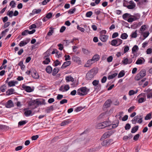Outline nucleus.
<instances>
[{
	"mask_svg": "<svg viewBox=\"0 0 152 152\" xmlns=\"http://www.w3.org/2000/svg\"><path fill=\"white\" fill-rule=\"evenodd\" d=\"M119 121L117 120L116 121L115 124H111L109 121H104L98 124L97 125V128L98 129H102L107 127V129H112L116 128L118 125Z\"/></svg>",
	"mask_w": 152,
	"mask_h": 152,
	"instance_id": "1",
	"label": "nucleus"
},
{
	"mask_svg": "<svg viewBox=\"0 0 152 152\" xmlns=\"http://www.w3.org/2000/svg\"><path fill=\"white\" fill-rule=\"evenodd\" d=\"M98 69L94 68L89 70L86 75V79L88 80H90L93 78L94 77L97 73Z\"/></svg>",
	"mask_w": 152,
	"mask_h": 152,
	"instance_id": "2",
	"label": "nucleus"
},
{
	"mask_svg": "<svg viewBox=\"0 0 152 152\" xmlns=\"http://www.w3.org/2000/svg\"><path fill=\"white\" fill-rule=\"evenodd\" d=\"M89 89L86 87H83L78 89L77 91V94L80 96H83L88 94Z\"/></svg>",
	"mask_w": 152,
	"mask_h": 152,
	"instance_id": "3",
	"label": "nucleus"
},
{
	"mask_svg": "<svg viewBox=\"0 0 152 152\" xmlns=\"http://www.w3.org/2000/svg\"><path fill=\"white\" fill-rule=\"evenodd\" d=\"M142 116L140 115H138L135 116L132 120V124H135L137 122L141 124L142 122Z\"/></svg>",
	"mask_w": 152,
	"mask_h": 152,
	"instance_id": "4",
	"label": "nucleus"
},
{
	"mask_svg": "<svg viewBox=\"0 0 152 152\" xmlns=\"http://www.w3.org/2000/svg\"><path fill=\"white\" fill-rule=\"evenodd\" d=\"M122 40L119 38L112 40L111 42V44L112 46H118L120 45L122 43Z\"/></svg>",
	"mask_w": 152,
	"mask_h": 152,
	"instance_id": "5",
	"label": "nucleus"
},
{
	"mask_svg": "<svg viewBox=\"0 0 152 152\" xmlns=\"http://www.w3.org/2000/svg\"><path fill=\"white\" fill-rule=\"evenodd\" d=\"M28 105L30 108L34 109L37 107L36 102L34 100L31 99L28 102Z\"/></svg>",
	"mask_w": 152,
	"mask_h": 152,
	"instance_id": "6",
	"label": "nucleus"
},
{
	"mask_svg": "<svg viewBox=\"0 0 152 152\" xmlns=\"http://www.w3.org/2000/svg\"><path fill=\"white\" fill-rule=\"evenodd\" d=\"M140 17V15H130L127 21L129 23H131L133 21L139 19Z\"/></svg>",
	"mask_w": 152,
	"mask_h": 152,
	"instance_id": "7",
	"label": "nucleus"
},
{
	"mask_svg": "<svg viewBox=\"0 0 152 152\" xmlns=\"http://www.w3.org/2000/svg\"><path fill=\"white\" fill-rule=\"evenodd\" d=\"M138 98H139L138 100V102L139 103H142L144 102L146 100V96L145 94H141L138 96Z\"/></svg>",
	"mask_w": 152,
	"mask_h": 152,
	"instance_id": "8",
	"label": "nucleus"
},
{
	"mask_svg": "<svg viewBox=\"0 0 152 152\" xmlns=\"http://www.w3.org/2000/svg\"><path fill=\"white\" fill-rule=\"evenodd\" d=\"M132 61V60L131 58H127L124 57L123 60L122 61V63L123 64L125 65L131 64Z\"/></svg>",
	"mask_w": 152,
	"mask_h": 152,
	"instance_id": "9",
	"label": "nucleus"
},
{
	"mask_svg": "<svg viewBox=\"0 0 152 152\" xmlns=\"http://www.w3.org/2000/svg\"><path fill=\"white\" fill-rule=\"evenodd\" d=\"M113 143V140L112 139L106 140H104L102 143L103 146H107Z\"/></svg>",
	"mask_w": 152,
	"mask_h": 152,
	"instance_id": "10",
	"label": "nucleus"
},
{
	"mask_svg": "<svg viewBox=\"0 0 152 152\" xmlns=\"http://www.w3.org/2000/svg\"><path fill=\"white\" fill-rule=\"evenodd\" d=\"M69 88L70 87L68 85H64L61 86L59 88V90L60 91L64 92L68 90Z\"/></svg>",
	"mask_w": 152,
	"mask_h": 152,
	"instance_id": "11",
	"label": "nucleus"
},
{
	"mask_svg": "<svg viewBox=\"0 0 152 152\" xmlns=\"http://www.w3.org/2000/svg\"><path fill=\"white\" fill-rule=\"evenodd\" d=\"M114 132L113 130H110L104 133L103 135V137L105 138L109 137L111 135L113 134Z\"/></svg>",
	"mask_w": 152,
	"mask_h": 152,
	"instance_id": "12",
	"label": "nucleus"
},
{
	"mask_svg": "<svg viewBox=\"0 0 152 152\" xmlns=\"http://www.w3.org/2000/svg\"><path fill=\"white\" fill-rule=\"evenodd\" d=\"M145 91L146 92L147 98L149 99L152 97V89H148L145 90Z\"/></svg>",
	"mask_w": 152,
	"mask_h": 152,
	"instance_id": "13",
	"label": "nucleus"
},
{
	"mask_svg": "<svg viewBox=\"0 0 152 152\" xmlns=\"http://www.w3.org/2000/svg\"><path fill=\"white\" fill-rule=\"evenodd\" d=\"M22 87L27 92H30L33 91L30 87L26 86L24 84L22 85Z\"/></svg>",
	"mask_w": 152,
	"mask_h": 152,
	"instance_id": "14",
	"label": "nucleus"
},
{
	"mask_svg": "<svg viewBox=\"0 0 152 152\" xmlns=\"http://www.w3.org/2000/svg\"><path fill=\"white\" fill-rule=\"evenodd\" d=\"M108 38V36L105 35H100L99 39L101 40L103 42H105L107 41Z\"/></svg>",
	"mask_w": 152,
	"mask_h": 152,
	"instance_id": "15",
	"label": "nucleus"
},
{
	"mask_svg": "<svg viewBox=\"0 0 152 152\" xmlns=\"http://www.w3.org/2000/svg\"><path fill=\"white\" fill-rule=\"evenodd\" d=\"M14 106V104L11 100H8L6 103L5 107L7 108H10Z\"/></svg>",
	"mask_w": 152,
	"mask_h": 152,
	"instance_id": "16",
	"label": "nucleus"
},
{
	"mask_svg": "<svg viewBox=\"0 0 152 152\" xmlns=\"http://www.w3.org/2000/svg\"><path fill=\"white\" fill-rule=\"evenodd\" d=\"M72 121L70 119H67L63 121L60 124L61 126H64L65 125L71 123Z\"/></svg>",
	"mask_w": 152,
	"mask_h": 152,
	"instance_id": "17",
	"label": "nucleus"
},
{
	"mask_svg": "<svg viewBox=\"0 0 152 152\" xmlns=\"http://www.w3.org/2000/svg\"><path fill=\"white\" fill-rule=\"evenodd\" d=\"M145 60L142 58H138L136 62V64L138 65L142 64L145 62Z\"/></svg>",
	"mask_w": 152,
	"mask_h": 152,
	"instance_id": "18",
	"label": "nucleus"
},
{
	"mask_svg": "<svg viewBox=\"0 0 152 152\" xmlns=\"http://www.w3.org/2000/svg\"><path fill=\"white\" fill-rule=\"evenodd\" d=\"M31 75L32 77L35 79H38L39 78V75L36 70H34L32 72H31Z\"/></svg>",
	"mask_w": 152,
	"mask_h": 152,
	"instance_id": "19",
	"label": "nucleus"
},
{
	"mask_svg": "<svg viewBox=\"0 0 152 152\" xmlns=\"http://www.w3.org/2000/svg\"><path fill=\"white\" fill-rule=\"evenodd\" d=\"M18 83V81L14 80H11L8 82V85L9 87H11L14 86Z\"/></svg>",
	"mask_w": 152,
	"mask_h": 152,
	"instance_id": "20",
	"label": "nucleus"
},
{
	"mask_svg": "<svg viewBox=\"0 0 152 152\" xmlns=\"http://www.w3.org/2000/svg\"><path fill=\"white\" fill-rule=\"evenodd\" d=\"M112 103V101L110 99L107 100L104 103V106L106 108L110 107Z\"/></svg>",
	"mask_w": 152,
	"mask_h": 152,
	"instance_id": "21",
	"label": "nucleus"
},
{
	"mask_svg": "<svg viewBox=\"0 0 152 152\" xmlns=\"http://www.w3.org/2000/svg\"><path fill=\"white\" fill-rule=\"evenodd\" d=\"M139 50L138 46L137 45H134L132 48V53L134 54V56L135 57H136L135 56V53Z\"/></svg>",
	"mask_w": 152,
	"mask_h": 152,
	"instance_id": "22",
	"label": "nucleus"
},
{
	"mask_svg": "<svg viewBox=\"0 0 152 152\" xmlns=\"http://www.w3.org/2000/svg\"><path fill=\"white\" fill-rule=\"evenodd\" d=\"M14 89L13 88H11L8 90L6 92V94L7 95L9 96L14 94Z\"/></svg>",
	"mask_w": 152,
	"mask_h": 152,
	"instance_id": "23",
	"label": "nucleus"
},
{
	"mask_svg": "<svg viewBox=\"0 0 152 152\" xmlns=\"http://www.w3.org/2000/svg\"><path fill=\"white\" fill-rule=\"evenodd\" d=\"M71 64V61H66L64 62L61 67V68L63 69L66 68L67 66L70 65Z\"/></svg>",
	"mask_w": 152,
	"mask_h": 152,
	"instance_id": "24",
	"label": "nucleus"
},
{
	"mask_svg": "<svg viewBox=\"0 0 152 152\" xmlns=\"http://www.w3.org/2000/svg\"><path fill=\"white\" fill-rule=\"evenodd\" d=\"M72 60L76 62H78L80 61V58L79 57L76 56H74L72 57Z\"/></svg>",
	"mask_w": 152,
	"mask_h": 152,
	"instance_id": "25",
	"label": "nucleus"
},
{
	"mask_svg": "<svg viewBox=\"0 0 152 152\" xmlns=\"http://www.w3.org/2000/svg\"><path fill=\"white\" fill-rule=\"evenodd\" d=\"M146 28V27L145 25H142L140 28L139 31V33L141 34H142V33H143V31L145 30Z\"/></svg>",
	"mask_w": 152,
	"mask_h": 152,
	"instance_id": "26",
	"label": "nucleus"
},
{
	"mask_svg": "<svg viewBox=\"0 0 152 152\" xmlns=\"http://www.w3.org/2000/svg\"><path fill=\"white\" fill-rule=\"evenodd\" d=\"M138 91V90L137 89L135 91L132 90L129 91L128 94L129 96H131L137 94Z\"/></svg>",
	"mask_w": 152,
	"mask_h": 152,
	"instance_id": "27",
	"label": "nucleus"
},
{
	"mask_svg": "<svg viewBox=\"0 0 152 152\" xmlns=\"http://www.w3.org/2000/svg\"><path fill=\"white\" fill-rule=\"evenodd\" d=\"M130 15L129 13H126L123 15L122 17L124 20H127Z\"/></svg>",
	"mask_w": 152,
	"mask_h": 152,
	"instance_id": "28",
	"label": "nucleus"
},
{
	"mask_svg": "<svg viewBox=\"0 0 152 152\" xmlns=\"http://www.w3.org/2000/svg\"><path fill=\"white\" fill-rule=\"evenodd\" d=\"M29 41H22L19 43V45L20 47L26 45L29 42Z\"/></svg>",
	"mask_w": 152,
	"mask_h": 152,
	"instance_id": "29",
	"label": "nucleus"
},
{
	"mask_svg": "<svg viewBox=\"0 0 152 152\" xmlns=\"http://www.w3.org/2000/svg\"><path fill=\"white\" fill-rule=\"evenodd\" d=\"M50 30L49 31V32L47 34V36L45 37V38H46L47 36H50L52 35L54 32L53 28L50 27Z\"/></svg>",
	"mask_w": 152,
	"mask_h": 152,
	"instance_id": "30",
	"label": "nucleus"
},
{
	"mask_svg": "<svg viewBox=\"0 0 152 152\" xmlns=\"http://www.w3.org/2000/svg\"><path fill=\"white\" fill-rule=\"evenodd\" d=\"M82 50L83 53L86 55H88L90 53L89 50L85 48H82Z\"/></svg>",
	"mask_w": 152,
	"mask_h": 152,
	"instance_id": "31",
	"label": "nucleus"
},
{
	"mask_svg": "<svg viewBox=\"0 0 152 152\" xmlns=\"http://www.w3.org/2000/svg\"><path fill=\"white\" fill-rule=\"evenodd\" d=\"M99 55H96L93 56L92 59V60H93L94 62H95L98 61L99 60Z\"/></svg>",
	"mask_w": 152,
	"mask_h": 152,
	"instance_id": "32",
	"label": "nucleus"
},
{
	"mask_svg": "<svg viewBox=\"0 0 152 152\" xmlns=\"http://www.w3.org/2000/svg\"><path fill=\"white\" fill-rule=\"evenodd\" d=\"M125 3H124V6L126 7L128 9H132L135 7V4H130L126 6L125 5Z\"/></svg>",
	"mask_w": 152,
	"mask_h": 152,
	"instance_id": "33",
	"label": "nucleus"
},
{
	"mask_svg": "<svg viewBox=\"0 0 152 152\" xmlns=\"http://www.w3.org/2000/svg\"><path fill=\"white\" fill-rule=\"evenodd\" d=\"M41 11V9H34L32 11V13L33 14H37L39 13Z\"/></svg>",
	"mask_w": 152,
	"mask_h": 152,
	"instance_id": "34",
	"label": "nucleus"
},
{
	"mask_svg": "<svg viewBox=\"0 0 152 152\" xmlns=\"http://www.w3.org/2000/svg\"><path fill=\"white\" fill-rule=\"evenodd\" d=\"M117 75L118 73H115L112 75H109L108 76L107 78L108 79L110 80L114 78Z\"/></svg>",
	"mask_w": 152,
	"mask_h": 152,
	"instance_id": "35",
	"label": "nucleus"
},
{
	"mask_svg": "<svg viewBox=\"0 0 152 152\" xmlns=\"http://www.w3.org/2000/svg\"><path fill=\"white\" fill-rule=\"evenodd\" d=\"M65 79L67 82L69 81L73 82L74 80L73 78L70 76H66V77Z\"/></svg>",
	"mask_w": 152,
	"mask_h": 152,
	"instance_id": "36",
	"label": "nucleus"
},
{
	"mask_svg": "<svg viewBox=\"0 0 152 152\" xmlns=\"http://www.w3.org/2000/svg\"><path fill=\"white\" fill-rule=\"evenodd\" d=\"M128 37L127 34L126 33H123L121 34V38L123 39H126Z\"/></svg>",
	"mask_w": 152,
	"mask_h": 152,
	"instance_id": "37",
	"label": "nucleus"
},
{
	"mask_svg": "<svg viewBox=\"0 0 152 152\" xmlns=\"http://www.w3.org/2000/svg\"><path fill=\"white\" fill-rule=\"evenodd\" d=\"M138 128L139 126H135L132 128L131 132L132 133H135L138 130Z\"/></svg>",
	"mask_w": 152,
	"mask_h": 152,
	"instance_id": "38",
	"label": "nucleus"
},
{
	"mask_svg": "<svg viewBox=\"0 0 152 152\" xmlns=\"http://www.w3.org/2000/svg\"><path fill=\"white\" fill-rule=\"evenodd\" d=\"M130 36L132 38H136L137 36V30H136L134 32H133Z\"/></svg>",
	"mask_w": 152,
	"mask_h": 152,
	"instance_id": "39",
	"label": "nucleus"
},
{
	"mask_svg": "<svg viewBox=\"0 0 152 152\" xmlns=\"http://www.w3.org/2000/svg\"><path fill=\"white\" fill-rule=\"evenodd\" d=\"M46 72L48 73H50L52 71V68L50 66H48L46 69Z\"/></svg>",
	"mask_w": 152,
	"mask_h": 152,
	"instance_id": "40",
	"label": "nucleus"
},
{
	"mask_svg": "<svg viewBox=\"0 0 152 152\" xmlns=\"http://www.w3.org/2000/svg\"><path fill=\"white\" fill-rule=\"evenodd\" d=\"M32 111L31 110H26L24 112V114L26 117L28 116L31 115Z\"/></svg>",
	"mask_w": 152,
	"mask_h": 152,
	"instance_id": "41",
	"label": "nucleus"
},
{
	"mask_svg": "<svg viewBox=\"0 0 152 152\" xmlns=\"http://www.w3.org/2000/svg\"><path fill=\"white\" fill-rule=\"evenodd\" d=\"M141 34L143 35V37L144 38V39L146 38L149 35V31H147L142 33Z\"/></svg>",
	"mask_w": 152,
	"mask_h": 152,
	"instance_id": "42",
	"label": "nucleus"
},
{
	"mask_svg": "<svg viewBox=\"0 0 152 152\" xmlns=\"http://www.w3.org/2000/svg\"><path fill=\"white\" fill-rule=\"evenodd\" d=\"M59 69L57 67L55 68L54 69L52 72V75L53 76L55 75L59 71Z\"/></svg>",
	"mask_w": 152,
	"mask_h": 152,
	"instance_id": "43",
	"label": "nucleus"
},
{
	"mask_svg": "<svg viewBox=\"0 0 152 152\" xmlns=\"http://www.w3.org/2000/svg\"><path fill=\"white\" fill-rule=\"evenodd\" d=\"M140 76L143 78L146 75V72L145 70H141L139 73H138Z\"/></svg>",
	"mask_w": 152,
	"mask_h": 152,
	"instance_id": "44",
	"label": "nucleus"
},
{
	"mask_svg": "<svg viewBox=\"0 0 152 152\" xmlns=\"http://www.w3.org/2000/svg\"><path fill=\"white\" fill-rule=\"evenodd\" d=\"M6 87V86L5 85H3L1 86L0 90L2 92H4L5 91Z\"/></svg>",
	"mask_w": 152,
	"mask_h": 152,
	"instance_id": "45",
	"label": "nucleus"
},
{
	"mask_svg": "<svg viewBox=\"0 0 152 152\" xmlns=\"http://www.w3.org/2000/svg\"><path fill=\"white\" fill-rule=\"evenodd\" d=\"M142 78V77L140 76V74L139 73H138L135 77L134 79L135 80L138 81L140 80Z\"/></svg>",
	"mask_w": 152,
	"mask_h": 152,
	"instance_id": "46",
	"label": "nucleus"
},
{
	"mask_svg": "<svg viewBox=\"0 0 152 152\" xmlns=\"http://www.w3.org/2000/svg\"><path fill=\"white\" fill-rule=\"evenodd\" d=\"M125 75V73H124V71H121L120 73H119L118 77V78H119L120 77H123Z\"/></svg>",
	"mask_w": 152,
	"mask_h": 152,
	"instance_id": "47",
	"label": "nucleus"
},
{
	"mask_svg": "<svg viewBox=\"0 0 152 152\" xmlns=\"http://www.w3.org/2000/svg\"><path fill=\"white\" fill-rule=\"evenodd\" d=\"M50 62V60L49 58H46L45 60L43 62V63L45 64H48Z\"/></svg>",
	"mask_w": 152,
	"mask_h": 152,
	"instance_id": "48",
	"label": "nucleus"
},
{
	"mask_svg": "<svg viewBox=\"0 0 152 152\" xmlns=\"http://www.w3.org/2000/svg\"><path fill=\"white\" fill-rule=\"evenodd\" d=\"M151 113H149L147 114L145 118V120H148L151 118Z\"/></svg>",
	"mask_w": 152,
	"mask_h": 152,
	"instance_id": "49",
	"label": "nucleus"
},
{
	"mask_svg": "<svg viewBox=\"0 0 152 152\" xmlns=\"http://www.w3.org/2000/svg\"><path fill=\"white\" fill-rule=\"evenodd\" d=\"M15 3L14 1H11L10 3V5L12 8H14L15 7Z\"/></svg>",
	"mask_w": 152,
	"mask_h": 152,
	"instance_id": "50",
	"label": "nucleus"
},
{
	"mask_svg": "<svg viewBox=\"0 0 152 152\" xmlns=\"http://www.w3.org/2000/svg\"><path fill=\"white\" fill-rule=\"evenodd\" d=\"M7 15L10 17H12L13 15V12L12 11H9L7 13Z\"/></svg>",
	"mask_w": 152,
	"mask_h": 152,
	"instance_id": "51",
	"label": "nucleus"
},
{
	"mask_svg": "<svg viewBox=\"0 0 152 152\" xmlns=\"http://www.w3.org/2000/svg\"><path fill=\"white\" fill-rule=\"evenodd\" d=\"M54 66H56L58 65H61V62L58 60H56L54 62Z\"/></svg>",
	"mask_w": 152,
	"mask_h": 152,
	"instance_id": "52",
	"label": "nucleus"
},
{
	"mask_svg": "<svg viewBox=\"0 0 152 152\" xmlns=\"http://www.w3.org/2000/svg\"><path fill=\"white\" fill-rule=\"evenodd\" d=\"M92 14L93 12L92 11H89L86 13V16L87 17H90Z\"/></svg>",
	"mask_w": 152,
	"mask_h": 152,
	"instance_id": "53",
	"label": "nucleus"
},
{
	"mask_svg": "<svg viewBox=\"0 0 152 152\" xmlns=\"http://www.w3.org/2000/svg\"><path fill=\"white\" fill-rule=\"evenodd\" d=\"M8 31V29H6L4 31H3L1 33L2 36V37L4 36L5 35L6 33Z\"/></svg>",
	"mask_w": 152,
	"mask_h": 152,
	"instance_id": "54",
	"label": "nucleus"
},
{
	"mask_svg": "<svg viewBox=\"0 0 152 152\" xmlns=\"http://www.w3.org/2000/svg\"><path fill=\"white\" fill-rule=\"evenodd\" d=\"M135 108V107L134 106H132L130 107L128 110V112L129 113L133 111Z\"/></svg>",
	"mask_w": 152,
	"mask_h": 152,
	"instance_id": "55",
	"label": "nucleus"
},
{
	"mask_svg": "<svg viewBox=\"0 0 152 152\" xmlns=\"http://www.w3.org/2000/svg\"><path fill=\"white\" fill-rule=\"evenodd\" d=\"M99 83V80H95L93 81L92 83L94 86H96L98 85Z\"/></svg>",
	"mask_w": 152,
	"mask_h": 152,
	"instance_id": "56",
	"label": "nucleus"
},
{
	"mask_svg": "<svg viewBox=\"0 0 152 152\" xmlns=\"http://www.w3.org/2000/svg\"><path fill=\"white\" fill-rule=\"evenodd\" d=\"M140 136V135L139 134H136L133 137V140L135 141L139 139Z\"/></svg>",
	"mask_w": 152,
	"mask_h": 152,
	"instance_id": "57",
	"label": "nucleus"
},
{
	"mask_svg": "<svg viewBox=\"0 0 152 152\" xmlns=\"http://www.w3.org/2000/svg\"><path fill=\"white\" fill-rule=\"evenodd\" d=\"M26 122H27L25 121H20L18 122V125L20 126H22L25 124Z\"/></svg>",
	"mask_w": 152,
	"mask_h": 152,
	"instance_id": "58",
	"label": "nucleus"
},
{
	"mask_svg": "<svg viewBox=\"0 0 152 152\" xmlns=\"http://www.w3.org/2000/svg\"><path fill=\"white\" fill-rule=\"evenodd\" d=\"M146 80L145 78H144L142 79L139 82V85L140 86H142V85L143 82H144Z\"/></svg>",
	"mask_w": 152,
	"mask_h": 152,
	"instance_id": "59",
	"label": "nucleus"
},
{
	"mask_svg": "<svg viewBox=\"0 0 152 152\" xmlns=\"http://www.w3.org/2000/svg\"><path fill=\"white\" fill-rule=\"evenodd\" d=\"M118 36V34L117 32H115L112 34V38H115Z\"/></svg>",
	"mask_w": 152,
	"mask_h": 152,
	"instance_id": "60",
	"label": "nucleus"
},
{
	"mask_svg": "<svg viewBox=\"0 0 152 152\" xmlns=\"http://www.w3.org/2000/svg\"><path fill=\"white\" fill-rule=\"evenodd\" d=\"M63 96L62 95L58 94L56 97V99L57 100H60L63 98Z\"/></svg>",
	"mask_w": 152,
	"mask_h": 152,
	"instance_id": "61",
	"label": "nucleus"
},
{
	"mask_svg": "<svg viewBox=\"0 0 152 152\" xmlns=\"http://www.w3.org/2000/svg\"><path fill=\"white\" fill-rule=\"evenodd\" d=\"M37 26L38 28L40 26L42 25V22L40 21H38L36 23Z\"/></svg>",
	"mask_w": 152,
	"mask_h": 152,
	"instance_id": "62",
	"label": "nucleus"
},
{
	"mask_svg": "<svg viewBox=\"0 0 152 152\" xmlns=\"http://www.w3.org/2000/svg\"><path fill=\"white\" fill-rule=\"evenodd\" d=\"M131 128V126L129 124H127L125 127V128L126 130H129Z\"/></svg>",
	"mask_w": 152,
	"mask_h": 152,
	"instance_id": "63",
	"label": "nucleus"
},
{
	"mask_svg": "<svg viewBox=\"0 0 152 152\" xmlns=\"http://www.w3.org/2000/svg\"><path fill=\"white\" fill-rule=\"evenodd\" d=\"M52 16V13L51 12H49L46 15V16L47 18L48 19H49L51 18Z\"/></svg>",
	"mask_w": 152,
	"mask_h": 152,
	"instance_id": "64",
	"label": "nucleus"
}]
</instances>
